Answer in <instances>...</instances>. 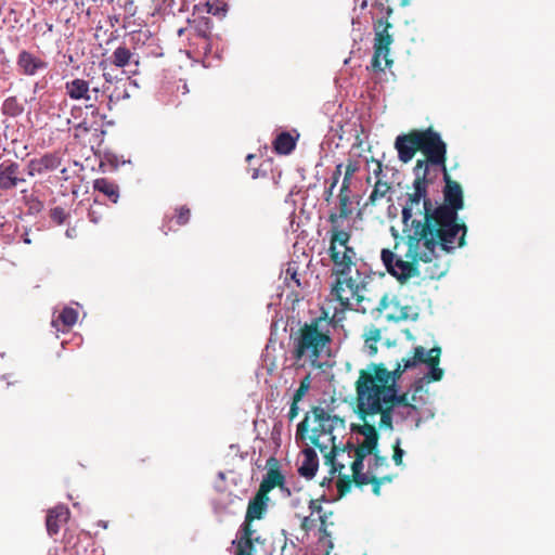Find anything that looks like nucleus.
I'll list each match as a JSON object with an SVG mask.
<instances>
[{
	"instance_id": "obj_1",
	"label": "nucleus",
	"mask_w": 555,
	"mask_h": 555,
	"mask_svg": "<svg viewBox=\"0 0 555 555\" xmlns=\"http://www.w3.org/2000/svg\"><path fill=\"white\" fill-rule=\"evenodd\" d=\"M415 179L411 191L405 194L402 207L403 238L408 247L404 258L398 257L392 250L384 248L380 259L387 272L400 283L420 275L418 262L429 263L438 258L435 232L424 231L426 215H431L435 205L428 195V186L433 178L428 173L413 171Z\"/></svg>"
},
{
	"instance_id": "obj_2",
	"label": "nucleus",
	"mask_w": 555,
	"mask_h": 555,
	"mask_svg": "<svg viewBox=\"0 0 555 555\" xmlns=\"http://www.w3.org/2000/svg\"><path fill=\"white\" fill-rule=\"evenodd\" d=\"M444 188L442 190L443 203L435 206L431 215H426L424 231L435 232L437 251L446 255L466 245L467 225L459 218V211L464 208V195L461 184L452 180L448 169L441 171Z\"/></svg>"
},
{
	"instance_id": "obj_3",
	"label": "nucleus",
	"mask_w": 555,
	"mask_h": 555,
	"mask_svg": "<svg viewBox=\"0 0 555 555\" xmlns=\"http://www.w3.org/2000/svg\"><path fill=\"white\" fill-rule=\"evenodd\" d=\"M375 377H366L360 386L357 400V413L361 420L369 416L380 415L379 427L392 429V415L397 406L416 411V406L409 400L406 392L398 393L397 387L386 385L388 373L379 370Z\"/></svg>"
},
{
	"instance_id": "obj_4",
	"label": "nucleus",
	"mask_w": 555,
	"mask_h": 555,
	"mask_svg": "<svg viewBox=\"0 0 555 555\" xmlns=\"http://www.w3.org/2000/svg\"><path fill=\"white\" fill-rule=\"evenodd\" d=\"M395 149L398 152L399 160L403 164L411 162L418 151L425 156V158L416 160L413 171H423L429 175L434 167L441 171L447 169V143L433 127L423 130L413 129L398 135Z\"/></svg>"
},
{
	"instance_id": "obj_5",
	"label": "nucleus",
	"mask_w": 555,
	"mask_h": 555,
	"mask_svg": "<svg viewBox=\"0 0 555 555\" xmlns=\"http://www.w3.org/2000/svg\"><path fill=\"white\" fill-rule=\"evenodd\" d=\"M334 328V319L325 311L299 327L293 336L292 349V357L298 367H304L306 363L314 369L321 367V358L330 353Z\"/></svg>"
},
{
	"instance_id": "obj_6",
	"label": "nucleus",
	"mask_w": 555,
	"mask_h": 555,
	"mask_svg": "<svg viewBox=\"0 0 555 555\" xmlns=\"http://www.w3.org/2000/svg\"><path fill=\"white\" fill-rule=\"evenodd\" d=\"M389 0H374L373 8L378 10L379 17H373L374 43H373V57L371 66L375 72H384L385 68L392 65V60L389 57L390 46L393 42V37L389 33L392 24L389 17L392 14V8L386 4Z\"/></svg>"
},
{
	"instance_id": "obj_7",
	"label": "nucleus",
	"mask_w": 555,
	"mask_h": 555,
	"mask_svg": "<svg viewBox=\"0 0 555 555\" xmlns=\"http://www.w3.org/2000/svg\"><path fill=\"white\" fill-rule=\"evenodd\" d=\"M365 287L361 286L351 276H336V281L332 287V295L339 302L340 307L346 309H354L363 313L367 311H383L389 306L388 295L384 294L376 306L371 305V299L364 295Z\"/></svg>"
},
{
	"instance_id": "obj_8",
	"label": "nucleus",
	"mask_w": 555,
	"mask_h": 555,
	"mask_svg": "<svg viewBox=\"0 0 555 555\" xmlns=\"http://www.w3.org/2000/svg\"><path fill=\"white\" fill-rule=\"evenodd\" d=\"M327 255L333 263L332 273L335 276H347L357 264V251L350 245L352 232L350 229H330Z\"/></svg>"
},
{
	"instance_id": "obj_9",
	"label": "nucleus",
	"mask_w": 555,
	"mask_h": 555,
	"mask_svg": "<svg viewBox=\"0 0 555 555\" xmlns=\"http://www.w3.org/2000/svg\"><path fill=\"white\" fill-rule=\"evenodd\" d=\"M440 357V347L436 346L426 351L424 347L417 346L413 350V356L406 358L405 367H415L417 364L424 363L429 367L428 373L425 375L427 382H439L443 377V370L439 367Z\"/></svg>"
},
{
	"instance_id": "obj_10",
	"label": "nucleus",
	"mask_w": 555,
	"mask_h": 555,
	"mask_svg": "<svg viewBox=\"0 0 555 555\" xmlns=\"http://www.w3.org/2000/svg\"><path fill=\"white\" fill-rule=\"evenodd\" d=\"M310 442L317 447L325 457V464L331 465V473L340 472L345 468V464L338 462L337 456H343L340 449L335 443V436L333 433L319 435H311Z\"/></svg>"
},
{
	"instance_id": "obj_11",
	"label": "nucleus",
	"mask_w": 555,
	"mask_h": 555,
	"mask_svg": "<svg viewBox=\"0 0 555 555\" xmlns=\"http://www.w3.org/2000/svg\"><path fill=\"white\" fill-rule=\"evenodd\" d=\"M267 474L263 476L262 481L260 482L258 491L269 494L274 488H279L286 495H291L292 492L289 488L285 486V476L280 470L279 461L271 456L267 460Z\"/></svg>"
},
{
	"instance_id": "obj_12",
	"label": "nucleus",
	"mask_w": 555,
	"mask_h": 555,
	"mask_svg": "<svg viewBox=\"0 0 555 555\" xmlns=\"http://www.w3.org/2000/svg\"><path fill=\"white\" fill-rule=\"evenodd\" d=\"M405 360L403 359V365L400 363L397 364V367L393 371H389L383 363H370L367 369L361 370L359 372V378L356 382V395L359 397V390L360 386L363 383V380L366 379V377H375V375H378L379 370H384L386 373H388V378L386 385L389 387H397V380L401 377V375L408 370L409 367H405Z\"/></svg>"
},
{
	"instance_id": "obj_13",
	"label": "nucleus",
	"mask_w": 555,
	"mask_h": 555,
	"mask_svg": "<svg viewBox=\"0 0 555 555\" xmlns=\"http://www.w3.org/2000/svg\"><path fill=\"white\" fill-rule=\"evenodd\" d=\"M91 83L92 79L86 80L82 78H75L65 82V93L70 100L74 101L83 100L89 102L92 100V95L94 100H96L100 88L96 86L91 87Z\"/></svg>"
},
{
	"instance_id": "obj_14",
	"label": "nucleus",
	"mask_w": 555,
	"mask_h": 555,
	"mask_svg": "<svg viewBox=\"0 0 555 555\" xmlns=\"http://www.w3.org/2000/svg\"><path fill=\"white\" fill-rule=\"evenodd\" d=\"M24 182L25 178L17 163L4 160L0 164V196L4 191L15 189Z\"/></svg>"
},
{
	"instance_id": "obj_15",
	"label": "nucleus",
	"mask_w": 555,
	"mask_h": 555,
	"mask_svg": "<svg viewBox=\"0 0 555 555\" xmlns=\"http://www.w3.org/2000/svg\"><path fill=\"white\" fill-rule=\"evenodd\" d=\"M377 443L364 440L361 444L354 447L351 442H348L345 447L340 448V452L343 456L347 454L348 459H353L350 465L351 469L359 470V467L363 465L364 459L377 450Z\"/></svg>"
},
{
	"instance_id": "obj_16",
	"label": "nucleus",
	"mask_w": 555,
	"mask_h": 555,
	"mask_svg": "<svg viewBox=\"0 0 555 555\" xmlns=\"http://www.w3.org/2000/svg\"><path fill=\"white\" fill-rule=\"evenodd\" d=\"M312 414L314 417V421L318 423L315 427L312 428L311 435H319L322 436L323 434L330 435V433H333L335 427L340 424L343 425V420H340L337 416L330 415L321 406H314L312 409Z\"/></svg>"
},
{
	"instance_id": "obj_17",
	"label": "nucleus",
	"mask_w": 555,
	"mask_h": 555,
	"mask_svg": "<svg viewBox=\"0 0 555 555\" xmlns=\"http://www.w3.org/2000/svg\"><path fill=\"white\" fill-rule=\"evenodd\" d=\"M212 24L209 17L198 16L188 21V26L178 30V36L186 37H211Z\"/></svg>"
},
{
	"instance_id": "obj_18",
	"label": "nucleus",
	"mask_w": 555,
	"mask_h": 555,
	"mask_svg": "<svg viewBox=\"0 0 555 555\" xmlns=\"http://www.w3.org/2000/svg\"><path fill=\"white\" fill-rule=\"evenodd\" d=\"M61 162L62 158L59 153H47L40 158H34L29 162L28 173L35 176L54 170L61 165Z\"/></svg>"
},
{
	"instance_id": "obj_19",
	"label": "nucleus",
	"mask_w": 555,
	"mask_h": 555,
	"mask_svg": "<svg viewBox=\"0 0 555 555\" xmlns=\"http://www.w3.org/2000/svg\"><path fill=\"white\" fill-rule=\"evenodd\" d=\"M338 211H331L328 215L330 229H344L341 221L351 217L353 212L350 194H338Z\"/></svg>"
},
{
	"instance_id": "obj_20",
	"label": "nucleus",
	"mask_w": 555,
	"mask_h": 555,
	"mask_svg": "<svg viewBox=\"0 0 555 555\" xmlns=\"http://www.w3.org/2000/svg\"><path fill=\"white\" fill-rule=\"evenodd\" d=\"M69 518V509L64 505L55 506L48 512L46 526L49 535H55L60 532L61 527L67 522Z\"/></svg>"
},
{
	"instance_id": "obj_21",
	"label": "nucleus",
	"mask_w": 555,
	"mask_h": 555,
	"mask_svg": "<svg viewBox=\"0 0 555 555\" xmlns=\"http://www.w3.org/2000/svg\"><path fill=\"white\" fill-rule=\"evenodd\" d=\"M17 66L24 75L33 76L39 70L46 69L48 67V63L24 50L18 54Z\"/></svg>"
},
{
	"instance_id": "obj_22",
	"label": "nucleus",
	"mask_w": 555,
	"mask_h": 555,
	"mask_svg": "<svg viewBox=\"0 0 555 555\" xmlns=\"http://www.w3.org/2000/svg\"><path fill=\"white\" fill-rule=\"evenodd\" d=\"M254 520L244 519L242 525V535L237 542L236 555H253V542H254V533L251 522ZM258 541V538L255 539Z\"/></svg>"
},
{
	"instance_id": "obj_23",
	"label": "nucleus",
	"mask_w": 555,
	"mask_h": 555,
	"mask_svg": "<svg viewBox=\"0 0 555 555\" xmlns=\"http://www.w3.org/2000/svg\"><path fill=\"white\" fill-rule=\"evenodd\" d=\"M269 501V496L266 493L257 491L255 496L248 502L247 511H246V519L255 520L261 519L267 509V504Z\"/></svg>"
},
{
	"instance_id": "obj_24",
	"label": "nucleus",
	"mask_w": 555,
	"mask_h": 555,
	"mask_svg": "<svg viewBox=\"0 0 555 555\" xmlns=\"http://www.w3.org/2000/svg\"><path fill=\"white\" fill-rule=\"evenodd\" d=\"M93 190L103 194L113 204H117L120 193L119 185L108 178H98L93 181Z\"/></svg>"
},
{
	"instance_id": "obj_25",
	"label": "nucleus",
	"mask_w": 555,
	"mask_h": 555,
	"mask_svg": "<svg viewBox=\"0 0 555 555\" xmlns=\"http://www.w3.org/2000/svg\"><path fill=\"white\" fill-rule=\"evenodd\" d=\"M304 461L298 468V473L300 476L311 479L315 476V473L319 467V460L315 451L311 448H306L302 451Z\"/></svg>"
},
{
	"instance_id": "obj_26",
	"label": "nucleus",
	"mask_w": 555,
	"mask_h": 555,
	"mask_svg": "<svg viewBox=\"0 0 555 555\" xmlns=\"http://www.w3.org/2000/svg\"><path fill=\"white\" fill-rule=\"evenodd\" d=\"M189 40L188 54L195 57H205L211 52V37H186Z\"/></svg>"
},
{
	"instance_id": "obj_27",
	"label": "nucleus",
	"mask_w": 555,
	"mask_h": 555,
	"mask_svg": "<svg viewBox=\"0 0 555 555\" xmlns=\"http://www.w3.org/2000/svg\"><path fill=\"white\" fill-rule=\"evenodd\" d=\"M296 147V139L289 132H281L273 141V150L280 155H288Z\"/></svg>"
},
{
	"instance_id": "obj_28",
	"label": "nucleus",
	"mask_w": 555,
	"mask_h": 555,
	"mask_svg": "<svg viewBox=\"0 0 555 555\" xmlns=\"http://www.w3.org/2000/svg\"><path fill=\"white\" fill-rule=\"evenodd\" d=\"M391 191V186L387 181L378 179L370 194L365 205H377L383 198H385Z\"/></svg>"
},
{
	"instance_id": "obj_29",
	"label": "nucleus",
	"mask_w": 555,
	"mask_h": 555,
	"mask_svg": "<svg viewBox=\"0 0 555 555\" xmlns=\"http://www.w3.org/2000/svg\"><path fill=\"white\" fill-rule=\"evenodd\" d=\"M106 214L107 206L98 199L93 201L88 210L89 220L95 224L103 221Z\"/></svg>"
},
{
	"instance_id": "obj_30",
	"label": "nucleus",
	"mask_w": 555,
	"mask_h": 555,
	"mask_svg": "<svg viewBox=\"0 0 555 555\" xmlns=\"http://www.w3.org/2000/svg\"><path fill=\"white\" fill-rule=\"evenodd\" d=\"M309 509L311 512V516L313 514H318L319 515L318 520L320 521V531L324 535H328V532L326 530V527H327V525H326L327 515H326V513H323V507H322V504H321V500H319V499L310 500V502H309Z\"/></svg>"
},
{
	"instance_id": "obj_31",
	"label": "nucleus",
	"mask_w": 555,
	"mask_h": 555,
	"mask_svg": "<svg viewBox=\"0 0 555 555\" xmlns=\"http://www.w3.org/2000/svg\"><path fill=\"white\" fill-rule=\"evenodd\" d=\"M24 111V106L18 102L15 96H10L4 100L2 104V113L10 117H17Z\"/></svg>"
},
{
	"instance_id": "obj_32",
	"label": "nucleus",
	"mask_w": 555,
	"mask_h": 555,
	"mask_svg": "<svg viewBox=\"0 0 555 555\" xmlns=\"http://www.w3.org/2000/svg\"><path fill=\"white\" fill-rule=\"evenodd\" d=\"M131 57L132 53L127 47H118L112 54V63L117 67H125Z\"/></svg>"
},
{
	"instance_id": "obj_33",
	"label": "nucleus",
	"mask_w": 555,
	"mask_h": 555,
	"mask_svg": "<svg viewBox=\"0 0 555 555\" xmlns=\"http://www.w3.org/2000/svg\"><path fill=\"white\" fill-rule=\"evenodd\" d=\"M77 310H75L74 308L66 307L60 312L56 321H53V324H55L56 322H61L64 325V327L68 330L77 322Z\"/></svg>"
},
{
	"instance_id": "obj_34",
	"label": "nucleus",
	"mask_w": 555,
	"mask_h": 555,
	"mask_svg": "<svg viewBox=\"0 0 555 555\" xmlns=\"http://www.w3.org/2000/svg\"><path fill=\"white\" fill-rule=\"evenodd\" d=\"M364 424L358 427H353V430L364 436V440L378 442V433L376 427L373 424L366 422V418L363 420Z\"/></svg>"
},
{
	"instance_id": "obj_35",
	"label": "nucleus",
	"mask_w": 555,
	"mask_h": 555,
	"mask_svg": "<svg viewBox=\"0 0 555 555\" xmlns=\"http://www.w3.org/2000/svg\"><path fill=\"white\" fill-rule=\"evenodd\" d=\"M338 473H339V476H338V479L336 482V488H337L338 495L341 498V496L346 495L351 490L352 483H354V482H353V478L351 475H343L341 470Z\"/></svg>"
},
{
	"instance_id": "obj_36",
	"label": "nucleus",
	"mask_w": 555,
	"mask_h": 555,
	"mask_svg": "<svg viewBox=\"0 0 555 555\" xmlns=\"http://www.w3.org/2000/svg\"><path fill=\"white\" fill-rule=\"evenodd\" d=\"M191 218V210L188 206L182 205L175 209V215L171 220H175L178 225H185Z\"/></svg>"
},
{
	"instance_id": "obj_37",
	"label": "nucleus",
	"mask_w": 555,
	"mask_h": 555,
	"mask_svg": "<svg viewBox=\"0 0 555 555\" xmlns=\"http://www.w3.org/2000/svg\"><path fill=\"white\" fill-rule=\"evenodd\" d=\"M310 375H307L301 379L299 387L297 388L293 396L292 402L299 403V401H301V399L310 388Z\"/></svg>"
},
{
	"instance_id": "obj_38",
	"label": "nucleus",
	"mask_w": 555,
	"mask_h": 555,
	"mask_svg": "<svg viewBox=\"0 0 555 555\" xmlns=\"http://www.w3.org/2000/svg\"><path fill=\"white\" fill-rule=\"evenodd\" d=\"M417 317V313L413 311V308L411 306H403L399 308V311L397 314L390 315L391 319H396L397 321L401 320H415Z\"/></svg>"
},
{
	"instance_id": "obj_39",
	"label": "nucleus",
	"mask_w": 555,
	"mask_h": 555,
	"mask_svg": "<svg viewBox=\"0 0 555 555\" xmlns=\"http://www.w3.org/2000/svg\"><path fill=\"white\" fill-rule=\"evenodd\" d=\"M363 465L359 467V470L351 469L353 482L357 487L361 488L363 486H366L371 482V477L367 474H364L362 472Z\"/></svg>"
},
{
	"instance_id": "obj_40",
	"label": "nucleus",
	"mask_w": 555,
	"mask_h": 555,
	"mask_svg": "<svg viewBox=\"0 0 555 555\" xmlns=\"http://www.w3.org/2000/svg\"><path fill=\"white\" fill-rule=\"evenodd\" d=\"M68 217V214L65 211L63 207H54L50 210V218L56 224H63Z\"/></svg>"
},
{
	"instance_id": "obj_41",
	"label": "nucleus",
	"mask_w": 555,
	"mask_h": 555,
	"mask_svg": "<svg viewBox=\"0 0 555 555\" xmlns=\"http://www.w3.org/2000/svg\"><path fill=\"white\" fill-rule=\"evenodd\" d=\"M309 433V414L297 425L296 440H306Z\"/></svg>"
},
{
	"instance_id": "obj_42",
	"label": "nucleus",
	"mask_w": 555,
	"mask_h": 555,
	"mask_svg": "<svg viewBox=\"0 0 555 555\" xmlns=\"http://www.w3.org/2000/svg\"><path fill=\"white\" fill-rule=\"evenodd\" d=\"M400 443H401V441L398 438L392 446V449H393L392 460L397 466H400L402 464V459H403V454H404V451L400 448Z\"/></svg>"
},
{
	"instance_id": "obj_43",
	"label": "nucleus",
	"mask_w": 555,
	"mask_h": 555,
	"mask_svg": "<svg viewBox=\"0 0 555 555\" xmlns=\"http://www.w3.org/2000/svg\"><path fill=\"white\" fill-rule=\"evenodd\" d=\"M207 12L212 15H218L225 12L224 4L220 5L217 0H210L206 3Z\"/></svg>"
},
{
	"instance_id": "obj_44",
	"label": "nucleus",
	"mask_w": 555,
	"mask_h": 555,
	"mask_svg": "<svg viewBox=\"0 0 555 555\" xmlns=\"http://www.w3.org/2000/svg\"><path fill=\"white\" fill-rule=\"evenodd\" d=\"M315 526H317V519L312 518L311 515L304 517L301 520V524H300V528L305 532L311 531Z\"/></svg>"
},
{
	"instance_id": "obj_45",
	"label": "nucleus",
	"mask_w": 555,
	"mask_h": 555,
	"mask_svg": "<svg viewBox=\"0 0 555 555\" xmlns=\"http://www.w3.org/2000/svg\"><path fill=\"white\" fill-rule=\"evenodd\" d=\"M373 455H374V463H373V466L370 467L371 470L388 465L387 457L379 455L377 450L373 453Z\"/></svg>"
},
{
	"instance_id": "obj_46",
	"label": "nucleus",
	"mask_w": 555,
	"mask_h": 555,
	"mask_svg": "<svg viewBox=\"0 0 555 555\" xmlns=\"http://www.w3.org/2000/svg\"><path fill=\"white\" fill-rule=\"evenodd\" d=\"M358 169H359L358 163L354 160H349L346 165V170H345L344 177H346L347 179L348 178L352 179V176L358 171Z\"/></svg>"
},
{
	"instance_id": "obj_47",
	"label": "nucleus",
	"mask_w": 555,
	"mask_h": 555,
	"mask_svg": "<svg viewBox=\"0 0 555 555\" xmlns=\"http://www.w3.org/2000/svg\"><path fill=\"white\" fill-rule=\"evenodd\" d=\"M370 483L372 485L373 493L378 496L380 494V487L383 485V479H378V477L372 476Z\"/></svg>"
},
{
	"instance_id": "obj_48",
	"label": "nucleus",
	"mask_w": 555,
	"mask_h": 555,
	"mask_svg": "<svg viewBox=\"0 0 555 555\" xmlns=\"http://www.w3.org/2000/svg\"><path fill=\"white\" fill-rule=\"evenodd\" d=\"M380 339V330L372 327L366 334V341H378Z\"/></svg>"
},
{
	"instance_id": "obj_49",
	"label": "nucleus",
	"mask_w": 555,
	"mask_h": 555,
	"mask_svg": "<svg viewBox=\"0 0 555 555\" xmlns=\"http://www.w3.org/2000/svg\"><path fill=\"white\" fill-rule=\"evenodd\" d=\"M351 180L352 179H350V178L347 179L346 177H344L341 185H340L339 194H350L351 193V190H350Z\"/></svg>"
},
{
	"instance_id": "obj_50",
	"label": "nucleus",
	"mask_w": 555,
	"mask_h": 555,
	"mask_svg": "<svg viewBox=\"0 0 555 555\" xmlns=\"http://www.w3.org/2000/svg\"><path fill=\"white\" fill-rule=\"evenodd\" d=\"M341 169H343V164H338L335 167V170H334V172L332 175L331 183L337 185V183L339 182L340 176H341Z\"/></svg>"
},
{
	"instance_id": "obj_51",
	"label": "nucleus",
	"mask_w": 555,
	"mask_h": 555,
	"mask_svg": "<svg viewBox=\"0 0 555 555\" xmlns=\"http://www.w3.org/2000/svg\"><path fill=\"white\" fill-rule=\"evenodd\" d=\"M336 188V184L330 183L328 188L324 191V201L330 203L333 198L334 189Z\"/></svg>"
},
{
	"instance_id": "obj_52",
	"label": "nucleus",
	"mask_w": 555,
	"mask_h": 555,
	"mask_svg": "<svg viewBox=\"0 0 555 555\" xmlns=\"http://www.w3.org/2000/svg\"><path fill=\"white\" fill-rule=\"evenodd\" d=\"M299 413L298 403L292 402L288 411V420L293 421Z\"/></svg>"
},
{
	"instance_id": "obj_53",
	"label": "nucleus",
	"mask_w": 555,
	"mask_h": 555,
	"mask_svg": "<svg viewBox=\"0 0 555 555\" xmlns=\"http://www.w3.org/2000/svg\"><path fill=\"white\" fill-rule=\"evenodd\" d=\"M447 271H448V268L444 266L441 269L437 270L436 272L431 273L430 278L431 279H435V278L439 279V278L443 276L447 273Z\"/></svg>"
},
{
	"instance_id": "obj_54",
	"label": "nucleus",
	"mask_w": 555,
	"mask_h": 555,
	"mask_svg": "<svg viewBox=\"0 0 555 555\" xmlns=\"http://www.w3.org/2000/svg\"><path fill=\"white\" fill-rule=\"evenodd\" d=\"M286 273L291 274L292 280L297 284V286H300V282H299V279L297 278V272L296 271H293L291 273V269H287Z\"/></svg>"
},
{
	"instance_id": "obj_55",
	"label": "nucleus",
	"mask_w": 555,
	"mask_h": 555,
	"mask_svg": "<svg viewBox=\"0 0 555 555\" xmlns=\"http://www.w3.org/2000/svg\"><path fill=\"white\" fill-rule=\"evenodd\" d=\"M382 173V164L377 162L376 169L374 170L375 176H379Z\"/></svg>"
},
{
	"instance_id": "obj_56",
	"label": "nucleus",
	"mask_w": 555,
	"mask_h": 555,
	"mask_svg": "<svg viewBox=\"0 0 555 555\" xmlns=\"http://www.w3.org/2000/svg\"><path fill=\"white\" fill-rule=\"evenodd\" d=\"M378 479H383V483L384 482H391L392 481V476L387 475V476H384V477H378Z\"/></svg>"
},
{
	"instance_id": "obj_57",
	"label": "nucleus",
	"mask_w": 555,
	"mask_h": 555,
	"mask_svg": "<svg viewBox=\"0 0 555 555\" xmlns=\"http://www.w3.org/2000/svg\"><path fill=\"white\" fill-rule=\"evenodd\" d=\"M259 176H260V170L259 169H254L253 173H251V178L253 179H257Z\"/></svg>"
},
{
	"instance_id": "obj_58",
	"label": "nucleus",
	"mask_w": 555,
	"mask_h": 555,
	"mask_svg": "<svg viewBox=\"0 0 555 555\" xmlns=\"http://www.w3.org/2000/svg\"><path fill=\"white\" fill-rule=\"evenodd\" d=\"M23 242L25 244H30L31 243L27 232L23 235Z\"/></svg>"
},
{
	"instance_id": "obj_59",
	"label": "nucleus",
	"mask_w": 555,
	"mask_h": 555,
	"mask_svg": "<svg viewBox=\"0 0 555 555\" xmlns=\"http://www.w3.org/2000/svg\"><path fill=\"white\" fill-rule=\"evenodd\" d=\"M366 7H367V1L363 0L362 3L360 4V8L365 9Z\"/></svg>"
},
{
	"instance_id": "obj_60",
	"label": "nucleus",
	"mask_w": 555,
	"mask_h": 555,
	"mask_svg": "<svg viewBox=\"0 0 555 555\" xmlns=\"http://www.w3.org/2000/svg\"><path fill=\"white\" fill-rule=\"evenodd\" d=\"M128 96V93L126 90H124V98H127Z\"/></svg>"
},
{
	"instance_id": "obj_61",
	"label": "nucleus",
	"mask_w": 555,
	"mask_h": 555,
	"mask_svg": "<svg viewBox=\"0 0 555 555\" xmlns=\"http://www.w3.org/2000/svg\"><path fill=\"white\" fill-rule=\"evenodd\" d=\"M398 246H399V242H396V244H395V250L398 248Z\"/></svg>"
},
{
	"instance_id": "obj_62",
	"label": "nucleus",
	"mask_w": 555,
	"mask_h": 555,
	"mask_svg": "<svg viewBox=\"0 0 555 555\" xmlns=\"http://www.w3.org/2000/svg\"><path fill=\"white\" fill-rule=\"evenodd\" d=\"M145 461H146V459H143V457H142V459H140V462H141V463H144Z\"/></svg>"
}]
</instances>
